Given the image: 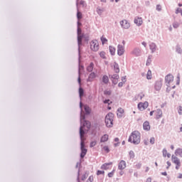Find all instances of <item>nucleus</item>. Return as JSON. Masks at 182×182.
Instances as JSON below:
<instances>
[{"mask_svg": "<svg viewBox=\"0 0 182 182\" xmlns=\"http://www.w3.org/2000/svg\"><path fill=\"white\" fill-rule=\"evenodd\" d=\"M104 103L107 104V105H110L112 103V102L110 101V100H105L104 101Z\"/></svg>", "mask_w": 182, "mask_h": 182, "instance_id": "49530a36", "label": "nucleus"}, {"mask_svg": "<svg viewBox=\"0 0 182 182\" xmlns=\"http://www.w3.org/2000/svg\"><path fill=\"white\" fill-rule=\"evenodd\" d=\"M154 141H155L154 137H152V138L150 139L151 144H154Z\"/></svg>", "mask_w": 182, "mask_h": 182, "instance_id": "09e8293b", "label": "nucleus"}, {"mask_svg": "<svg viewBox=\"0 0 182 182\" xmlns=\"http://www.w3.org/2000/svg\"><path fill=\"white\" fill-rule=\"evenodd\" d=\"M156 10H157V11H161V6L157 5V6H156Z\"/></svg>", "mask_w": 182, "mask_h": 182, "instance_id": "603ef678", "label": "nucleus"}, {"mask_svg": "<svg viewBox=\"0 0 182 182\" xmlns=\"http://www.w3.org/2000/svg\"><path fill=\"white\" fill-rule=\"evenodd\" d=\"M162 153L164 157H167L168 159L171 157V154L167 152V149H163Z\"/></svg>", "mask_w": 182, "mask_h": 182, "instance_id": "aec40b11", "label": "nucleus"}, {"mask_svg": "<svg viewBox=\"0 0 182 182\" xmlns=\"http://www.w3.org/2000/svg\"><path fill=\"white\" fill-rule=\"evenodd\" d=\"M117 54L119 56H122V55L124 54V46L122 45H118L117 46Z\"/></svg>", "mask_w": 182, "mask_h": 182, "instance_id": "9b49d317", "label": "nucleus"}, {"mask_svg": "<svg viewBox=\"0 0 182 182\" xmlns=\"http://www.w3.org/2000/svg\"><path fill=\"white\" fill-rule=\"evenodd\" d=\"M129 141L134 144H139V143H140V132H139V131L132 132L129 138Z\"/></svg>", "mask_w": 182, "mask_h": 182, "instance_id": "7ed1b4c3", "label": "nucleus"}, {"mask_svg": "<svg viewBox=\"0 0 182 182\" xmlns=\"http://www.w3.org/2000/svg\"><path fill=\"white\" fill-rule=\"evenodd\" d=\"M150 49L152 50V52H154L155 50H156V44L155 43H151L150 44Z\"/></svg>", "mask_w": 182, "mask_h": 182, "instance_id": "c756f323", "label": "nucleus"}, {"mask_svg": "<svg viewBox=\"0 0 182 182\" xmlns=\"http://www.w3.org/2000/svg\"><path fill=\"white\" fill-rule=\"evenodd\" d=\"M100 56L102 59H106V53L105 51L100 52Z\"/></svg>", "mask_w": 182, "mask_h": 182, "instance_id": "7c9ffc66", "label": "nucleus"}, {"mask_svg": "<svg viewBox=\"0 0 182 182\" xmlns=\"http://www.w3.org/2000/svg\"><path fill=\"white\" fill-rule=\"evenodd\" d=\"M100 174H105V171H97V176H100Z\"/></svg>", "mask_w": 182, "mask_h": 182, "instance_id": "a18cd8bd", "label": "nucleus"}, {"mask_svg": "<svg viewBox=\"0 0 182 182\" xmlns=\"http://www.w3.org/2000/svg\"><path fill=\"white\" fill-rule=\"evenodd\" d=\"M77 18L78 20L82 19V14L80 13V11H77Z\"/></svg>", "mask_w": 182, "mask_h": 182, "instance_id": "e433bc0d", "label": "nucleus"}, {"mask_svg": "<svg viewBox=\"0 0 182 182\" xmlns=\"http://www.w3.org/2000/svg\"><path fill=\"white\" fill-rule=\"evenodd\" d=\"M176 156H179V157H182V149H177L175 151Z\"/></svg>", "mask_w": 182, "mask_h": 182, "instance_id": "5701e85b", "label": "nucleus"}, {"mask_svg": "<svg viewBox=\"0 0 182 182\" xmlns=\"http://www.w3.org/2000/svg\"><path fill=\"white\" fill-rule=\"evenodd\" d=\"M77 35H82V29L79 27L77 28Z\"/></svg>", "mask_w": 182, "mask_h": 182, "instance_id": "8fccbe9b", "label": "nucleus"}, {"mask_svg": "<svg viewBox=\"0 0 182 182\" xmlns=\"http://www.w3.org/2000/svg\"><path fill=\"white\" fill-rule=\"evenodd\" d=\"M146 78L148 80L151 79V70H148L147 74H146Z\"/></svg>", "mask_w": 182, "mask_h": 182, "instance_id": "473e14b6", "label": "nucleus"}, {"mask_svg": "<svg viewBox=\"0 0 182 182\" xmlns=\"http://www.w3.org/2000/svg\"><path fill=\"white\" fill-rule=\"evenodd\" d=\"M149 170H150V168H149V166H146V167L145 168V171H146V173H147V171H149Z\"/></svg>", "mask_w": 182, "mask_h": 182, "instance_id": "6e6d98bb", "label": "nucleus"}, {"mask_svg": "<svg viewBox=\"0 0 182 182\" xmlns=\"http://www.w3.org/2000/svg\"><path fill=\"white\" fill-rule=\"evenodd\" d=\"M144 97V93L141 92L138 95H136V99H139V100H141Z\"/></svg>", "mask_w": 182, "mask_h": 182, "instance_id": "2f4dec72", "label": "nucleus"}, {"mask_svg": "<svg viewBox=\"0 0 182 182\" xmlns=\"http://www.w3.org/2000/svg\"><path fill=\"white\" fill-rule=\"evenodd\" d=\"M113 119H114V115L113 114V113H108L107 115L105 117V124L107 127H112Z\"/></svg>", "mask_w": 182, "mask_h": 182, "instance_id": "39448f33", "label": "nucleus"}, {"mask_svg": "<svg viewBox=\"0 0 182 182\" xmlns=\"http://www.w3.org/2000/svg\"><path fill=\"white\" fill-rule=\"evenodd\" d=\"M93 68H95V64L93 63H90V65L87 67V72H92Z\"/></svg>", "mask_w": 182, "mask_h": 182, "instance_id": "412c9836", "label": "nucleus"}, {"mask_svg": "<svg viewBox=\"0 0 182 182\" xmlns=\"http://www.w3.org/2000/svg\"><path fill=\"white\" fill-rule=\"evenodd\" d=\"M146 182H151V178H148L146 179Z\"/></svg>", "mask_w": 182, "mask_h": 182, "instance_id": "13d9d810", "label": "nucleus"}, {"mask_svg": "<svg viewBox=\"0 0 182 182\" xmlns=\"http://www.w3.org/2000/svg\"><path fill=\"white\" fill-rule=\"evenodd\" d=\"M149 107V102H139L138 104V109L139 110H141V112H143V110H146Z\"/></svg>", "mask_w": 182, "mask_h": 182, "instance_id": "6e6552de", "label": "nucleus"}, {"mask_svg": "<svg viewBox=\"0 0 182 182\" xmlns=\"http://www.w3.org/2000/svg\"><path fill=\"white\" fill-rule=\"evenodd\" d=\"M120 25L124 29H129L130 28V23L127 20H122L120 22Z\"/></svg>", "mask_w": 182, "mask_h": 182, "instance_id": "1a4fd4ad", "label": "nucleus"}, {"mask_svg": "<svg viewBox=\"0 0 182 182\" xmlns=\"http://www.w3.org/2000/svg\"><path fill=\"white\" fill-rule=\"evenodd\" d=\"M132 55H135V56H139L140 55V49L135 48L132 52Z\"/></svg>", "mask_w": 182, "mask_h": 182, "instance_id": "4be33fe9", "label": "nucleus"}, {"mask_svg": "<svg viewBox=\"0 0 182 182\" xmlns=\"http://www.w3.org/2000/svg\"><path fill=\"white\" fill-rule=\"evenodd\" d=\"M167 166H166V169L168 170V168H170V167H171V162H170V161H168L166 162Z\"/></svg>", "mask_w": 182, "mask_h": 182, "instance_id": "58836bf2", "label": "nucleus"}, {"mask_svg": "<svg viewBox=\"0 0 182 182\" xmlns=\"http://www.w3.org/2000/svg\"><path fill=\"white\" fill-rule=\"evenodd\" d=\"M173 28H178V25L177 23L173 24Z\"/></svg>", "mask_w": 182, "mask_h": 182, "instance_id": "bf43d9fd", "label": "nucleus"}, {"mask_svg": "<svg viewBox=\"0 0 182 182\" xmlns=\"http://www.w3.org/2000/svg\"><path fill=\"white\" fill-rule=\"evenodd\" d=\"M155 88L159 90V89L161 88V82H156L155 85Z\"/></svg>", "mask_w": 182, "mask_h": 182, "instance_id": "c85d7f7f", "label": "nucleus"}, {"mask_svg": "<svg viewBox=\"0 0 182 182\" xmlns=\"http://www.w3.org/2000/svg\"><path fill=\"white\" fill-rule=\"evenodd\" d=\"M126 167H127L126 161H124V160L120 161L118 164L119 170H124V168H126Z\"/></svg>", "mask_w": 182, "mask_h": 182, "instance_id": "f8f14e48", "label": "nucleus"}, {"mask_svg": "<svg viewBox=\"0 0 182 182\" xmlns=\"http://www.w3.org/2000/svg\"><path fill=\"white\" fill-rule=\"evenodd\" d=\"M85 113H90V108L89 107H85Z\"/></svg>", "mask_w": 182, "mask_h": 182, "instance_id": "ea45409f", "label": "nucleus"}, {"mask_svg": "<svg viewBox=\"0 0 182 182\" xmlns=\"http://www.w3.org/2000/svg\"><path fill=\"white\" fill-rule=\"evenodd\" d=\"M150 63H151V58L149 57L146 61V66H149Z\"/></svg>", "mask_w": 182, "mask_h": 182, "instance_id": "4c0bfd02", "label": "nucleus"}, {"mask_svg": "<svg viewBox=\"0 0 182 182\" xmlns=\"http://www.w3.org/2000/svg\"><path fill=\"white\" fill-rule=\"evenodd\" d=\"M123 85H124V82H119V83L118 84V86H119V87H122L123 86Z\"/></svg>", "mask_w": 182, "mask_h": 182, "instance_id": "5fc2aeb1", "label": "nucleus"}, {"mask_svg": "<svg viewBox=\"0 0 182 182\" xmlns=\"http://www.w3.org/2000/svg\"><path fill=\"white\" fill-rule=\"evenodd\" d=\"M182 12V9H178L176 11V14H181Z\"/></svg>", "mask_w": 182, "mask_h": 182, "instance_id": "3c124183", "label": "nucleus"}, {"mask_svg": "<svg viewBox=\"0 0 182 182\" xmlns=\"http://www.w3.org/2000/svg\"><path fill=\"white\" fill-rule=\"evenodd\" d=\"M109 52H110L111 55H114V53H116V48H114V47L109 46Z\"/></svg>", "mask_w": 182, "mask_h": 182, "instance_id": "cd10ccee", "label": "nucleus"}, {"mask_svg": "<svg viewBox=\"0 0 182 182\" xmlns=\"http://www.w3.org/2000/svg\"><path fill=\"white\" fill-rule=\"evenodd\" d=\"M95 146H96V141H92V142L90 143V147H95Z\"/></svg>", "mask_w": 182, "mask_h": 182, "instance_id": "de8ad7c7", "label": "nucleus"}, {"mask_svg": "<svg viewBox=\"0 0 182 182\" xmlns=\"http://www.w3.org/2000/svg\"><path fill=\"white\" fill-rule=\"evenodd\" d=\"M119 74H114L111 76V80L113 84L117 85L119 83Z\"/></svg>", "mask_w": 182, "mask_h": 182, "instance_id": "9d476101", "label": "nucleus"}, {"mask_svg": "<svg viewBox=\"0 0 182 182\" xmlns=\"http://www.w3.org/2000/svg\"><path fill=\"white\" fill-rule=\"evenodd\" d=\"M100 41L102 43V45H106L107 44V38H106L105 36H102L101 38H100Z\"/></svg>", "mask_w": 182, "mask_h": 182, "instance_id": "393cba45", "label": "nucleus"}, {"mask_svg": "<svg viewBox=\"0 0 182 182\" xmlns=\"http://www.w3.org/2000/svg\"><path fill=\"white\" fill-rule=\"evenodd\" d=\"M153 113H155V111H151V112H150V116H153Z\"/></svg>", "mask_w": 182, "mask_h": 182, "instance_id": "e2e57ef3", "label": "nucleus"}, {"mask_svg": "<svg viewBox=\"0 0 182 182\" xmlns=\"http://www.w3.org/2000/svg\"><path fill=\"white\" fill-rule=\"evenodd\" d=\"M124 45H126V41H122V46H124Z\"/></svg>", "mask_w": 182, "mask_h": 182, "instance_id": "052dcab7", "label": "nucleus"}, {"mask_svg": "<svg viewBox=\"0 0 182 182\" xmlns=\"http://www.w3.org/2000/svg\"><path fill=\"white\" fill-rule=\"evenodd\" d=\"M87 182H93V176H90L87 180Z\"/></svg>", "mask_w": 182, "mask_h": 182, "instance_id": "37998d69", "label": "nucleus"}, {"mask_svg": "<svg viewBox=\"0 0 182 182\" xmlns=\"http://www.w3.org/2000/svg\"><path fill=\"white\" fill-rule=\"evenodd\" d=\"M117 114L119 117H123L124 116V109L122 107L118 108Z\"/></svg>", "mask_w": 182, "mask_h": 182, "instance_id": "4468645a", "label": "nucleus"}, {"mask_svg": "<svg viewBox=\"0 0 182 182\" xmlns=\"http://www.w3.org/2000/svg\"><path fill=\"white\" fill-rule=\"evenodd\" d=\"M80 139H81V144H80V149H81V154H80V157L81 159H83V157H85L86 156V154L87 153V149H86V148L85 147V140H86V139L85 138V136H83V130L80 129Z\"/></svg>", "mask_w": 182, "mask_h": 182, "instance_id": "f03ea898", "label": "nucleus"}, {"mask_svg": "<svg viewBox=\"0 0 182 182\" xmlns=\"http://www.w3.org/2000/svg\"><path fill=\"white\" fill-rule=\"evenodd\" d=\"M102 149H103L104 151H105V153H109V151H110V149H109V146H103Z\"/></svg>", "mask_w": 182, "mask_h": 182, "instance_id": "c9c22d12", "label": "nucleus"}, {"mask_svg": "<svg viewBox=\"0 0 182 182\" xmlns=\"http://www.w3.org/2000/svg\"><path fill=\"white\" fill-rule=\"evenodd\" d=\"M116 171V170H112V171H111V172H109V173H108V177H109V178H112V177H113V176H114V172Z\"/></svg>", "mask_w": 182, "mask_h": 182, "instance_id": "72a5a7b5", "label": "nucleus"}, {"mask_svg": "<svg viewBox=\"0 0 182 182\" xmlns=\"http://www.w3.org/2000/svg\"><path fill=\"white\" fill-rule=\"evenodd\" d=\"M142 45L146 47L147 44L146 43V42H143V43H142Z\"/></svg>", "mask_w": 182, "mask_h": 182, "instance_id": "69168bd1", "label": "nucleus"}, {"mask_svg": "<svg viewBox=\"0 0 182 182\" xmlns=\"http://www.w3.org/2000/svg\"><path fill=\"white\" fill-rule=\"evenodd\" d=\"M114 70L115 73H119L120 72V68H119V64L114 63Z\"/></svg>", "mask_w": 182, "mask_h": 182, "instance_id": "b1692460", "label": "nucleus"}, {"mask_svg": "<svg viewBox=\"0 0 182 182\" xmlns=\"http://www.w3.org/2000/svg\"><path fill=\"white\" fill-rule=\"evenodd\" d=\"M178 114H182V107L181 106H179L178 107Z\"/></svg>", "mask_w": 182, "mask_h": 182, "instance_id": "a19ab883", "label": "nucleus"}, {"mask_svg": "<svg viewBox=\"0 0 182 182\" xmlns=\"http://www.w3.org/2000/svg\"><path fill=\"white\" fill-rule=\"evenodd\" d=\"M177 178H182V173H179Z\"/></svg>", "mask_w": 182, "mask_h": 182, "instance_id": "4d7b16f0", "label": "nucleus"}, {"mask_svg": "<svg viewBox=\"0 0 182 182\" xmlns=\"http://www.w3.org/2000/svg\"><path fill=\"white\" fill-rule=\"evenodd\" d=\"M81 123H82V126L80 128V130L82 129L83 132V137H85V132H88L89 129H90V122L85 120V117H82L81 119Z\"/></svg>", "mask_w": 182, "mask_h": 182, "instance_id": "20e7f679", "label": "nucleus"}, {"mask_svg": "<svg viewBox=\"0 0 182 182\" xmlns=\"http://www.w3.org/2000/svg\"><path fill=\"white\" fill-rule=\"evenodd\" d=\"M82 39H83V36L82 34H78L77 35L78 45H82Z\"/></svg>", "mask_w": 182, "mask_h": 182, "instance_id": "a878e982", "label": "nucleus"}, {"mask_svg": "<svg viewBox=\"0 0 182 182\" xmlns=\"http://www.w3.org/2000/svg\"><path fill=\"white\" fill-rule=\"evenodd\" d=\"M156 119H160L163 117V112L161 109H156L155 111Z\"/></svg>", "mask_w": 182, "mask_h": 182, "instance_id": "2eb2a0df", "label": "nucleus"}, {"mask_svg": "<svg viewBox=\"0 0 182 182\" xmlns=\"http://www.w3.org/2000/svg\"><path fill=\"white\" fill-rule=\"evenodd\" d=\"M78 83H80V77H78Z\"/></svg>", "mask_w": 182, "mask_h": 182, "instance_id": "774afa93", "label": "nucleus"}, {"mask_svg": "<svg viewBox=\"0 0 182 182\" xmlns=\"http://www.w3.org/2000/svg\"><path fill=\"white\" fill-rule=\"evenodd\" d=\"M113 164V162L106 163L102 165L101 168L102 170H109L110 168L109 166H112Z\"/></svg>", "mask_w": 182, "mask_h": 182, "instance_id": "dca6fc26", "label": "nucleus"}, {"mask_svg": "<svg viewBox=\"0 0 182 182\" xmlns=\"http://www.w3.org/2000/svg\"><path fill=\"white\" fill-rule=\"evenodd\" d=\"M102 82L103 83H105V84L109 83V77H107V75H104L102 77Z\"/></svg>", "mask_w": 182, "mask_h": 182, "instance_id": "bb28decb", "label": "nucleus"}, {"mask_svg": "<svg viewBox=\"0 0 182 182\" xmlns=\"http://www.w3.org/2000/svg\"><path fill=\"white\" fill-rule=\"evenodd\" d=\"M109 140V135L105 134L102 136H101L100 142L101 143H106Z\"/></svg>", "mask_w": 182, "mask_h": 182, "instance_id": "a211bd4d", "label": "nucleus"}, {"mask_svg": "<svg viewBox=\"0 0 182 182\" xmlns=\"http://www.w3.org/2000/svg\"><path fill=\"white\" fill-rule=\"evenodd\" d=\"M79 93H80V97H82V96H83V90L82 88L79 89Z\"/></svg>", "mask_w": 182, "mask_h": 182, "instance_id": "c03bdc74", "label": "nucleus"}, {"mask_svg": "<svg viewBox=\"0 0 182 182\" xmlns=\"http://www.w3.org/2000/svg\"><path fill=\"white\" fill-rule=\"evenodd\" d=\"M90 48L92 52H97L99 50V41L97 40H92L90 42Z\"/></svg>", "mask_w": 182, "mask_h": 182, "instance_id": "423d86ee", "label": "nucleus"}, {"mask_svg": "<svg viewBox=\"0 0 182 182\" xmlns=\"http://www.w3.org/2000/svg\"><path fill=\"white\" fill-rule=\"evenodd\" d=\"M122 82L123 83H126V77H122Z\"/></svg>", "mask_w": 182, "mask_h": 182, "instance_id": "864d4df0", "label": "nucleus"}, {"mask_svg": "<svg viewBox=\"0 0 182 182\" xmlns=\"http://www.w3.org/2000/svg\"><path fill=\"white\" fill-rule=\"evenodd\" d=\"M134 23H136L137 26H141V25H143V18H141V17L135 18Z\"/></svg>", "mask_w": 182, "mask_h": 182, "instance_id": "ddd939ff", "label": "nucleus"}, {"mask_svg": "<svg viewBox=\"0 0 182 182\" xmlns=\"http://www.w3.org/2000/svg\"><path fill=\"white\" fill-rule=\"evenodd\" d=\"M88 176H89V173L85 172V173L82 177V180L83 181L86 180V178H87Z\"/></svg>", "mask_w": 182, "mask_h": 182, "instance_id": "f704fd0d", "label": "nucleus"}, {"mask_svg": "<svg viewBox=\"0 0 182 182\" xmlns=\"http://www.w3.org/2000/svg\"><path fill=\"white\" fill-rule=\"evenodd\" d=\"M162 176H167V172H163Z\"/></svg>", "mask_w": 182, "mask_h": 182, "instance_id": "680f3d73", "label": "nucleus"}, {"mask_svg": "<svg viewBox=\"0 0 182 182\" xmlns=\"http://www.w3.org/2000/svg\"><path fill=\"white\" fill-rule=\"evenodd\" d=\"M171 161L173 164H176V169L178 170L180 167H181V162L180 161V159L177 156L172 155L171 156Z\"/></svg>", "mask_w": 182, "mask_h": 182, "instance_id": "0eeeda50", "label": "nucleus"}, {"mask_svg": "<svg viewBox=\"0 0 182 182\" xmlns=\"http://www.w3.org/2000/svg\"><path fill=\"white\" fill-rule=\"evenodd\" d=\"M129 156H130V159H133L134 157V152L133 151H131L129 152Z\"/></svg>", "mask_w": 182, "mask_h": 182, "instance_id": "79ce46f5", "label": "nucleus"}, {"mask_svg": "<svg viewBox=\"0 0 182 182\" xmlns=\"http://www.w3.org/2000/svg\"><path fill=\"white\" fill-rule=\"evenodd\" d=\"M114 141H119V138H115Z\"/></svg>", "mask_w": 182, "mask_h": 182, "instance_id": "338daca9", "label": "nucleus"}, {"mask_svg": "<svg viewBox=\"0 0 182 182\" xmlns=\"http://www.w3.org/2000/svg\"><path fill=\"white\" fill-rule=\"evenodd\" d=\"M96 77V73H91L88 77L87 81L88 82H93V80Z\"/></svg>", "mask_w": 182, "mask_h": 182, "instance_id": "6ab92c4d", "label": "nucleus"}, {"mask_svg": "<svg viewBox=\"0 0 182 182\" xmlns=\"http://www.w3.org/2000/svg\"><path fill=\"white\" fill-rule=\"evenodd\" d=\"M143 129L144 130H146V132H149V130H150V122L147 121L144 122Z\"/></svg>", "mask_w": 182, "mask_h": 182, "instance_id": "f3484780", "label": "nucleus"}, {"mask_svg": "<svg viewBox=\"0 0 182 182\" xmlns=\"http://www.w3.org/2000/svg\"><path fill=\"white\" fill-rule=\"evenodd\" d=\"M165 81L168 86V87L166 88V92H170L171 89H174V87H176V85L173 82L174 81V77L173 76V75L168 74V75H166L165 77Z\"/></svg>", "mask_w": 182, "mask_h": 182, "instance_id": "f257e3e1", "label": "nucleus"}, {"mask_svg": "<svg viewBox=\"0 0 182 182\" xmlns=\"http://www.w3.org/2000/svg\"><path fill=\"white\" fill-rule=\"evenodd\" d=\"M171 150H174V145H171Z\"/></svg>", "mask_w": 182, "mask_h": 182, "instance_id": "0e129e2a", "label": "nucleus"}]
</instances>
